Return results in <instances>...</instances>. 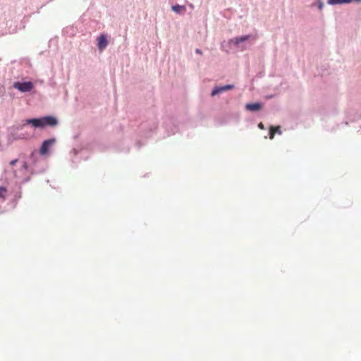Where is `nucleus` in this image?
Returning a JSON list of instances; mask_svg holds the SVG:
<instances>
[{"instance_id": "nucleus-16", "label": "nucleus", "mask_w": 361, "mask_h": 361, "mask_svg": "<svg viewBox=\"0 0 361 361\" xmlns=\"http://www.w3.org/2000/svg\"><path fill=\"white\" fill-rule=\"evenodd\" d=\"M195 51H196V53H197L199 54H202V51L199 49H197Z\"/></svg>"}, {"instance_id": "nucleus-13", "label": "nucleus", "mask_w": 361, "mask_h": 361, "mask_svg": "<svg viewBox=\"0 0 361 361\" xmlns=\"http://www.w3.org/2000/svg\"><path fill=\"white\" fill-rule=\"evenodd\" d=\"M258 127H259L260 129H264V125H263V123H259L258 124Z\"/></svg>"}, {"instance_id": "nucleus-8", "label": "nucleus", "mask_w": 361, "mask_h": 361, "mask_svg": "<svg viewBox=\"0 0 361 361\" xmlns=\"http://www.w3.org/2000/svg\"><path fill=\"white\" fill-rule=\"evenodd\" d=\"M172 10L175 12L180 13L185 11V7L184 6L175 5L172 6Z\"/></svg>"}, {"instance_id": "nucleus-9", "label": "nucleus", "mask_w": 361, "mask_h": 361, "mask_svg": "<svg viewBox=\"0 0 361 361\" xmlns=\"http://www.w3.org/2000/svg\"><path fill=\"white\" fill-rule=\"evenodd\" d=\"M276 130H279V126H276V127H274V126H271L270 127V129H269V137L270 139H273L274 135H275V133H276Z\"/></svg>"}, {"instance_id": "nucleus-7", "label": "nucleus", "mask_w": 361, "mask_h": 361, "mask_svg": "<svg viewBox=\"0 0 361 361\" xmlns=\"http://www.w3.org/2000/svg\"><path fill=\"white\" fill-rule=\"evenodd\" d=\"M245 109L250 111H258L262 109V106L259 103L247 104Z\"/></svg>"}, {"instance_id": "nucleus-17", "label": "nucleus", "mask_w": 361, "mask_h": 361, "mask_svg": "<svg viewBox=\"0 0 361 361\" xmlns=\"http://www.w3.org/2000/svg\"><path fill=\"white\" fill-rule=\"evenodd\" d=\"M276 133H281V130H280V129H279V130H276Z\"/></svg>"}, {"instance_id": "nucleus-10", "label": "nucleus", "mask_w": 361, "mask_h": 361, "mask_svg": "<svg viewBox=\"0 0 361 361\" xmlns=\"http://www.w3.org/2000/svg\"><path fill=\"white\" fill-rule=\"evenodd\" d=\"M7 194V190L5 187H0V198L3 200L6 199V196Z\"/></svg>"}, {"instance_id": "nucleus-11", "label": "nucleus", "mask_w": 361, "mask_h": 361, "mask_svg": "<svg viewBox=\"0 0 361 361\" xmlns=\"http://www.w3.org/2000/svg\"><path fill=\"white\" fill-rule=\"evenodd\" d=\"M328 3L330 4H341V0H328Z\"/></svg>"}, {"instance_id": "nucleus-12", "label": "nucleus", "mask_w": 361, "mask_h": 361, "mask_svg": "<svg viewBox=\"0 0 361 361\" xmlns=\"http://www.w3.org/2000/svg\"><path fill=\"white\" fill-rule=\"evenodd\" d=\"M18 161V159H13L12 160L11 162H10V164L11 166H14L17 162Z\"/></svg>"}, {"instance_id": "nucleus-3", "label": "nucleus", "mask_w": 361, "mask_h": 361, "mask_svg": "<svg viewBox=\"0 0 361 361\" xmlns=\"http://www.w3.org/2000/svg\"><path fill=\"white\" fill-rule=\"evenodd\" d=\"M55 142H56V139L55 138H51V139L44 140L42 142V146H41V147L39 149L40 154L41 155H45L48 152L49 147L51 145H53Z\"/></svg>"}, {"instance_id": "nucleus-5", "label": "nucleus", "mask_w": 361, "mask_h": 361, "mask_svg": "<svg viewBox=\"0 0 361 361\" xmlns=\"http://www.w3.org/2000/svg\"><path fill=\"white\" fill-rule=\"evenodd\" d=\"M107 39L105 35H101L98 37V48L99 50H103L107 46Z\"/></svg>"}, {"instance_id": "nucleus-14", "label": "nucleus", "mask_w": 361, "mask_h": 361, "mask_svg": "<svg viewBox=\"0 0 361 361\" xmlns=\"http://www.w3.org/2000/svg\"><path fill=\"white\" fill-rule=\"evenodd\" d=\"M23 169L27 170V164L26 162H24L23 164Z\"/></svg>"}, {"instance_id": "nucleus-1", "label": "nucleus", "mask_w": 361, "mask_h": 361, "mask_svg": "<svg viewBox=\"0 0 361 361\" xmlns=\"http://www.w3.org/2000/svg\"><path fill=\"white\" fill-rule=\"evenodd\" d=\"M26 123L31 124L35 128H44L46 126H55L58 124L57 119L51 116L39 118H31L25 121Z\"/></svg>"}, {"instance_id": "nucleus-6", "label": "nucleus", "mask_w": 361, "mask_h": 361, "mask_svg": "<svg viewBox=\"0 0 361 361\" xmlns=\"http://www.w3.org/2000/svg\"><path fill=\"white\" fill-rule=\"evenodd\" d=\"M250 38H251L250 35H245V36H242V37H235L230 40V43L234 44H238L241 42L248 40Z\"/></svg>"}, {"instance_id": "nucleus-4", "label": "nucleus", "mask_w": 361, "mask_h": 361, "mask_svg": "<svg viewBox=\"0 0 361 361\" xmlns=\"http://www.w3.org/2000/svg\"><path fill=\"white\" fill-rule=\"evenodd\" d=\"M234 87L232 85H226L222 87H217L214 88L212 92V96H215L224 91L231 90Z\"/></svg>"}, {"instance_id": "nucleus-2", "label": "nucleus", "mask_w": 361, "mask_h": 361, "mask_svg": "<svg viewBox=\"0 0 361 361\" xmlns=\"http://www.w3.org/2000/svg\"><path fill=\"white\" fill-rule=\"evenodd\" d=\"M13 87L18 90L22 92H30L34 87L33 83L31 82H16L13 84Z\"/></svg>"}, {"instance_id": "nucleus-15", "label": "nucleus", "mask_w": 361, "mask_h": 361, "mask_svg": "<svg viewBox=\"0 0 361 361\" xmlns=\"http://www.w3.org/2000/svg\"><path fill=\"white\" fill-rule=\"evenodd\" d=\"M341 4L342 3H350L351 1V0H341Z\"/></svg>"}]
</instances>
